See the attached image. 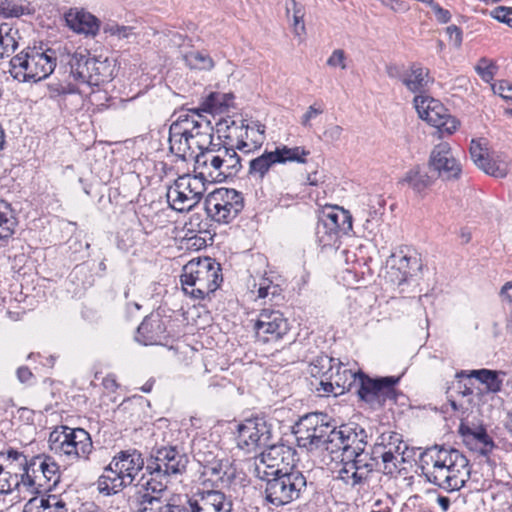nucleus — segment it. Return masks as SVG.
Instances as JSON below:
<instances>
[{"label":"nucleus","instance_id":"nucleus-1","mask_svg":"<svg viewBox=\"0 0 512 512\" xmlns=\"http://www.w3.org/2000/svg\"><path fill=\"white\" fill-rule=\"evenodd\" d=\"M426 479L446 492L459 491L470 478L469 461L459 450L435 445L420 456Z\"/></svg>","mask_w":512,"mask_h":512},{"label":"nucleus","instance_id":"nucleus-2","mask_svg":"<svg viewBox=\"0 0 512 512\" xmlns=\"http://www.w3.org/2000/svg\"><path fill=\"white\" fill-rule=\"evenodd\" d=\"M187 455L174 446L156 449L146 463L145 473L141 475L137 486L141 489L160 494L170 477L182 475L187 468Z\"/></svg>","mask_w":512,"mask_h":512},{"label":"nucleus","instance_id":"nucleus-3","mask_svg":"<svg viewBox=\"0 0 512 512\" xmlns=\"http://www.w3.org/2000/svg\"><path fill=\"white\" fill-rule=\"evenodd\" d=\"M220 264L210 257L194 258L183 267V291L195 299H204L222 282Z\"/></svg>","mask_w":512,"mask_h":512},{"label":"nucleus","instance_id":"nucleus-4","mask_svg":"<svg viewBox=\"0 0 512 512\" xmlns=\"http://www.w3.org/2000/svg\"><path fill=\"white\" fill-rule=\"evenodd\" d=\"M55 50L27 47L10 60V74L20 82H38L47 78L55 69Z\"/></svg>","mask_w":512,"mask_h":512},{"label":"nucleus","instance_id":"nucleus-5","mask_svg":"<svg viewBox=\"0 0 512 512\" xmlns=\"http://www.w3.org/2000/svg\"><path fill=\"white\" fill-rule=\"evenodd\" d=\"M50 450L70 461L88 460L93 450L90 434L82 428L56 427L49 435Z\"/></svg>","mask_w":512,"mask_h":512},{"label":"nucleus","instance_id":"nucleus-6","mask_svg":"<svg viewBox=\"0 0 512 512\" xmlns=\"http://www.w3.org/2000/svg\"><path fill=\"white\" fill-rule=\"evenodd\" d=\"M327 416L318 413H311L303 416L293 427L299 447L308 451L324 449L330 453L332 432L336 427L330 425Z\"/></svg>","mask_w":512,"mask_h":512},{"label":"nucleus","instance_id":"nucleus-7","mask_svg":"<svg viewBox=\"0 0 512 512\" xmlns=\"http://www.w3.org/2000/svg\"><path fill=\"white\" fill-rule=\"evenodd\" d=\"M262 480L266 482V500L276 507L298 500L307 487L305 476L297 469Z\"/></svg>","mask_w":512,"mask_h":512},{"label":"nucleus","instance_id":"nucleus-8","mask_svg":"<svg viewBox=\"0 0 512 512\" xmlns=\"http://www.w3.org/2000/svg\"><path fill=\"white\" fill-rule=\"evenodd\" d=\"M399 381V376L370 378L363 373H359L357 394L371 409L378 410L387 403L395 404L397 402V398L401 394L396 389Z\"/></svg>","mask_w":512,"mask_h":512},{"label":"nucleus","instance_id":"nucleus-9","mask_svg":"<svg viewBox=\"0 0 512 512\" xmlns=\"http://www.w3.org/2000/svg\"><path fill=\"white\" fill-rule=\"evenodd\" d=\"M243 208V197L235 189L220 188L210 193L205 199L207 215L220 224L232 222Z\"/></svg>","mask_w":512,"mask_h":512},{"label":"nucleus","instance_id":"nucleus-10","mask_svg":"<svg viewBox=\"0 0 512 512\" xmlns=\"http://www.w3.org/2000/svg\"><path fill=\"white\" fill-rule=\"evenodd\" d=\"M206 186L200 178L189 174L178 177L166 193L170 207L178 212H185L195 207L202 199Z\"/></svg>","mask_w":512,"mask_h":512},{"label":"nucleus","instance_id":"nucleus-11","mask_svg":"<svg viewBox=\"0 0 512 512\" xmlns=\"http://www.w3.org/2000/svg\"><path fill=\"white\" fill-rule=\"evenodd\" d=\"M352 230V217L347 210L338 206L325 207L318 219L316 236L323 246H332L341 234Z\"/></svg>","mask_w":512,"mask_h":512},{"label":"nucleus","instance_id":"nucleus-12","mask_svg":"<svg viewBox=\"0 0 512 512\" xmlns=\"http://www.w3.org/2000/svg\"><path fill=\"white\" fill-rule=\"evenodd\" d=\"M295 450L284 444L270 443L261 452L255 466V474L259 479H268L282 474L284 471L295 470Z\"/></svg>","mask_w":512,"mask_h":512},{"label":"nucleus","instance_id":"nucleus-13","mask_svg":"<svg viewBox=\"0 0 512 512\" xmlns=\"http://www.w3.org/2000/svg\"><path fill=\"white\" fill-rule=\"evenodd\" d=\"M414 106L419 117L430 125L436 127L441 133L448 135L454 133L460 122L451 116L444 105L434 98L425 95H416Z\"/></svg>","mask_w":512,"mask_h":512},{"label":"nucleus","instance_id":"nucleus-14","mask_svg":"<svg viewBox=\"0 0 512 512\" xmlns=\"http://www.w3.org/2000/svg\"><path fill=\"white\" fill-rule=\"evenodd\" d=\"M342 467L338 472V478L352 487L364 483L378 464V458L374 456V450L369 453L361 449L352 454V457L341 458Z\"/></svg>","mask_w":512,"mask_h":512},{"label":"nucleus","instance_id":"nucleus-15","mask_svg":"<svg viewBox=\"0 0 512 512\" xmlns=\"http://www.w3.org/2000/svg\"><path fill=\"white\" fill-rule=\"evenodd\" d=\"M374 456L382 460L383 473L393 474L398 463L404 461L403 455L407 450L402 435L394 431L381 433L373 446Z\"/></svg>","mask_w":512,"mask_h":512},{"label":"nucleus","instance_id":"nucleus-16","mask_svg":"<svg viewBox=\"0 0 512 512\" xmlns=\"http://www.w3.org/2000/svg\"><path fill=\"white\" fill-rule=\"evenodd\" d=\"M228 133L224 135L226 143L235 146L243 153H250L261 148L265 140V125L260 122L237 125L234 121L227 126Z\"/></svg>","mask_w":512,"mask_h":512},{"label":"nucleus","instance_id":"nucleus-17","mask_svg":"<svg viewBox=\"0 0 512 512\" xmlns=\"http://www.w3.org/2000/svg\"><path fill=\"white\" fill-rule=\"evenodd\" d=\"M271 440V426L264 418L246 419L238 426V447L248 453L265 448L271 443Z\"/></svg>","mask_w":512,"mask_h":512},{"label":"nucleus","instance_id":"nucleus-18","mask_svg":"<svg viewBox=\"0 0 512 512\" xmlns=\"http://www.w3.org/2000/svg\"><path fill=\"white\" fill-rule=\"evenodd\" d=\"M179 116L183 125L187 128V135L195 151L202 152L217 144V142H214V130L211 121L198 110L181 111Z\"/></svg>","mask_w":512,"mask_h":512},{"label":"nucleus","instance_id":"nucleus-19","mask_svg":"<svg viewBox=\"0 0 512 512\" xmlns=\"http://www.w3.org/2000/svg\"><path fill=\"white\" fill-rule=\"evenodd\" d=\"M428 169L435 175V179L443 181L457 180L462 172V166L447 142H441L432 149Z\"/></svg>","mask_w":512,"mask_h":512},{"label":"nucleus","instance_id":"nucleus-20","mask_svg":"<svg viewBox=\"0 0 512 512\" xmlns=\"http://www.w3.org/2000/svg\"><path fill=\"white\" fill-rule=\"evenodd\" d=\"M288 330V321L279 310L262 309L254 323L255 336L263 343L282 339Z\"/></svg>","mask_w":512,"mask_h":512},{"label":"nucleus","instance_id":"nucleus-21","mask_svg":"<svg viewBox=\"0 0 512 512\" xmlns=\"http://www.w3.org/2000/svg\"><path fill=\"white\" fill-rule=\"evenodd\" d=\"M222 140L218 136V142L202 152H198L195 158V176L204 184L223 182L222 164Z\"/></svg>","mask_w":512,"mask_h":512},{"label":"nucleus","instance_id":"nucleus-22","mask_svg":"<svg viewBox=\"0 0 512 512\" xmlns=\"http://www.w3.org/2000/svg\"><path fill=\"white\" fill-rule=\"evenodd\" d=\"M111 461L115 470L122 474L126 484L135 486L137 496L145 492V489L140 490L137 486L139 480L137 476L146 467L143 455L139 450L135 448L121 450L113 456Z\"/></svg>","mask_w":512,"mask_h":512},{"label":"nucleus","instance_id":"nucleus-23","mask_svg":"<svg viewBox=\"0 0 512 512\" xmlns=\"http://www.w3.org/2000/svg\"><path fill=\"white\" fill-rule=\"evenodd\" d=\"M366 432L364 429L351 428L348 425H341L336 432H332L330 454L341 452V458L352 457V454L365 449Z\"/></svg>","mask_w":512,"mask_h":512},{"label":"nucleus","instance_id":"nucleus-24","mask_svg":"<svg viewBox=\"0 0 512 512\" xmlns=\"http://www.w3.org/2000/svg\"><path fill=\"white\" fill-rule=\"evenodd\" d=\"M232 503L219 490H209L188 498L187 512H231Z\"/></svg>","mask_w":512,"mask_h":512},{"label":"nucleus","instance_id":"nucleus-25","mask_svg":"<svg viewBox=\"0 0 512 512\" xmlns=\"http://www.w3.org/2000/svg\"><path fill=\"white\" fill-rule=\"evenodd\" d=\"M469 151L473 162L485 173L496 178H503L506 176V164L496 163L489 158L488 140L486 138L472 139Z\"/></svg>","mask_w":512,"mask_h":512},{"label":"nucleus","instance_id":"nucleus-26","mask_svg":"<svg viewBox=\"0 0 512 512\" xmlns=\"http://www.w3.org/2000/svg\"><path fill=\"white\" fill-rule=\"evenodd\" d=\"M169 149L172 154L182 160L194 158L197 154L179 115L169 128Z\"/></svg>","mask_w":512,"mask_h":512},{"label":"nucleus","instance_id":"nucleus-27","mask_svg":"<svg viewBox=\"0 0 512 512\" xmlns=\"http://www.w3.org/2000/svg\"><path fill=\"white\" fill-rule=\"evenodd\" d=\"M67 26L78 34L96 36L100 29V21L84 9L71 8L65 13Z\"/></svg>","mask_w":512,"mask_h":512},{"label":"nucleus","instance_id":"nucleus-28","mask_svg":"<svg viewBox=\"0 0 512 512\" xmlns=\"http://www.w3.org/2000/svg\"><path fill=\"white\" fill-rule=\"evenodd\" d=\"M506 372L501 370L478 369V370H461L455 374V378H475L485 386L483 394H496L501 391Z\"/></svg>","mask_w":512,"mask_h":512},{"label":"nucleus","instance_id":"nucleus-29","mask_svg":"<svg viewBox=\"0 0 512 512\" xmlns=\"http://www.w3.org/2000/svg\"><path fill=\"white\" fill-rule=\"evenodd\" d=\"M87 57V50L78 49L72 52L67 47L59 49L60 63L69 68V76L78 84H82L85 79Z\"/></svg>","mask_w":512,"mask_h":512},{"label":"nucleus","instance_id":"nucleus-30","mask_svg":"<svg viewBox=\"0 0 512 512\" xmlns=\"http://www.w3.org/2000/svg\"><path fill=\"white\" fill-rule=\"evenodd\" d=\"M166 326L158 316H147L139 325L136 340L143 345H155L165 339Z\"/></svg>","mask_w":512,"mask_h":512},{"label":"nucleus","instance_id":"nucleus-31","mask_svg":"<svg viewBox=\"0 0 512 512\" xmlns=\"http://www.w3.org/2000/svg\"><path fill=\"white\" fill-rule=\"evenodd\" d=\"M392 262L388 276L390 281L398 286L406 283L420 269L419 259L416 256L393 255Z\"/></svg>","mask_w":512,"mask_h":512},{"label":"nucleus","instance_id":"nucleus-32","mask_svg":"<svg viewBox=\"0 0 512 512\" xmlns=\"http://www.w3.org/2000/svg\"><path fill=\"white\" fill-rule=\"evenodd\" d=\"M433 79L430 77L429 69L419 63H412L405 71L402 84L408 91L414 94L423 95L429 88Z\"/></svg>","mask_w":512,"mask_h":512},{"label":"nucleus","instance_id":"nucleus-33","mask_svg":"<svg viewBox=\"0 0 512 512\" xmlns=\"http://www.w3.org/2000/svg\"><path fill=\"white\" fill-rule=\"evenodd\" d=\"M434 181L435 175L430 174V171L425 167L416 165L405 172L399 180V184L406 185L418 195H423L433 185Z\"/></svg>","mask_w":512,"mask_h":512},{"label":"nucleus","instance_id":"nucleus-34","mask_svg":"<svg viewBox=\"0 0 512 512\" xmlns=\"http://www.w3.org/2000/svg\"><path fill=\"white\" fill-rule=\"evenodd\" d=\"M460 432L465 444L470 450L479 452L483 455L492 451L494 447L493 440L483 427L473 429L468 426L461 425Z\"/></svg>","mask_w":512,"mask_h":512},{"label":"nucleus","instance_id":"nucleus-35","mask_svg":"<svg viewBox=\"0 0 512 512\" xmlns=\"http://www.w3.org/2000/svg\"><path fill=\"white\" fill-rule=\"evenodd\" d=\"M111 75L112 70L108 60H99L96 57H92L88 52L85 79L82 84L99 86L101 83L109 81Z\"/></svg>","mask_w":512,"mask_h":512},{"label":"nucleus","instance_id":"nucleus-36","mask_svg":"<svg viewBox=\"0 0 512 512\" xmlns=\"http://www.w3.org/2000/svg\"><path fill=\"white\" fill-rule=\"evenodd\" d=\"M128 486L122 474L115 470L112 461L105 467L103 474L97 481L99 492L107 496L116 494Z\"/></svg>","mask_w":512,"mask_h":512},{"label":"nucleus","instance_id":"nucleus-37","mask_svg":"<svg viewBox=\"0 0 512 512\" xmlns=\"http://www.w3.org/2000/svg\"><path fill=\"white\" fill-rule=\"evenodd\" d=\"M36 463L37 471L42 472L43 483L45 484L44 490L49 491L56 487L60 481V469L56 461L46 455H37L33 457V466Z\"/></svg>","mask_w":512,"mask_h":512},{"label":"nucleus","instance_id":"nucleus-38","mask_svg":"<svg viewBox=\"0 0 512 512\" xmlns=\"http://www.w3.org/2000/svg\"><path fill=\"white\" fill-rule=\"evenodd\" d=\"M27 463V457L22 452L14 449L0 452V466L22 482L24 481Z\"/></svg>","mask_w":512,"mask_h":512},{"label":"nucleus","instance_id":"nucleus-39","mask_svg":"<svg viewBox=\"0 0 512 512\" xmlns=\"http://www.w3.org/2000/svg\"><path fill=\"white\" fill-rule=\"evenodd\" d=\"M23 512H68V508L57 495H48L28 500L24 505Z\"/></svg>","mask_w":512,"mask_h":512},{"label":"nucleus","instance_id":"nucleus-40","mask_svg":"<svg viewBox=\"0 0 512 512\" xmlns=\"http://www.w3.org/2000/svg\"><path fill=\"white\" fill-rule=\"evenodd\" d=\"M202 476L213 485L228 483L233 476V471L228 459L221 458L213 464L205 466L201 472Z\"/></svg>","mask_w":512,"mask_h":512},{"label":"nucleus","instance_id":"nucleus-41","mask_svg":"<svg viewBox=\"0 0 512 512\" xmlns=\"http://www.w3.org/2000/svg\"><path fill=\"white\" fill-rule=\"evenodd\" d=\"M335 366V369L329 375V379L333 381L338 394H342L345 390L349 391L356 381L359 382V373L347 369L339 360Z\"/></svg>","mask_w":512,"mask_h":512},{"label":"nucleus","instance_id":"nucleus-42","mask_svg":"<svg viewBox=\"0 0 512 512\" xmlns=\"http://www.w3.org/2000/svg\"><path fill=\"white\" fill-rule=\"evenodd\" d=\"M236 150L237 148L235 146H231L226 143V139L222 141V149H220V153H222L223 158V181L229 176L236 175L242 168L241 158L237 154Z\"/></svg>","mask_w":512,"mask_h":512},{"label":"nucleus","instance_id":"nucleus-43","mask_svg":"<svg viewBox=\"0 0 512 512\" xmlns=\"http://www.w3.org/2000/svg\"><path fill=\"white\" fill-rule=\"evenodd\" d=\"M272 153L277 164H286L287 162L304 164L307 162L306 157L310 154V151L301 146L288 147L286 145H280L277 146Z\"/></svg>","mask_w":512,"mask_h":512},{"label":"nucleus","instance_id":"nucleus-44","mask_svg":"<svg viewBox=\"0 0 512 512\" xmlns=\"http://www.w3.org/2000/svg\"><path fill=\"white\" fill-rule=\"evenodd\" d=\"M193 453L196 461L204 468L214 461L221 459L222 452L216 445L207 443L204 439L193 444Z\"/></svg>","mask_w":512,"mask_h":512},{"label":"nucleus","instance_id":"nucleus-45","mask_svg":"<svg viewBox=\"0 0 512 512\" xmlns=\"http://www.w3.org/2000/svg\"><path fill=\"white\" fill-rule=\"evenodd\" d=\"M272 151L265 150L261 155L249 161L248 173L254 178L264 179L270 169L277 164Z\"/></svg>","mask_w":512,"mask_h":512},{"label":"nucleus","instance_id":"nucleus-46","mask_svg":"<svg viewBox=\"0 0 512 512\" xmlns=\"http://www.w3.org/2000/svg\"><path fill=\"white\" fill-rule=\"evenodd\" d=\"M0 212V244L5 245L12 238L17 227V218L10 205H1Z\"/></svg>","mask_w":512,"mask_h":512},{"label":"nucleus","instance_id":"nucleus-47","mask_svg":"<svg viewBox=\"0 0 512 512\" xmlns=\"http://www.w3.org/2000/svg\"><path fill=\"white\" fill-rule=\"evenodd\" d=\"M337 364V359L321 354L310 362L308 372L314 378H323L329 376Z\"/></svg>","mask_w":512,"mask_h":512},{"label":"nucleus","instance_id":"nucleus-48","mask_svg":"<svg viewBox=\"0 0 512 512\" xmlns=\"http://www.w3.org/2000/svg\"><path fill=\"white\" fill-rule=\"evenodd\" d=\"M18 30L9 24L0 25V59L9 56L18 46Z\"/></svg>","mask_w":512,"mask_h":512},{"label":"nucleus","instance_id":"nucleus-49","mask_svg":"<svg viewBox=\"0 0 512 512\" xmlns=\"http://www.w3.org/2000/svg\"><path fill=\"white\" fill-rule=\"evenodd\" d=\"M230 99L231 97L229 94L212 92L204 99L198 111L210 114L222 113L229 106L228 101Z\"/></svg>","mask_w":512,"mask_h":512},{"label":"nucleus","instance_id":"nucleus-50","mask_svg":"<svg viewBox=\"0 0 512 512\" xmlns=\"http://www.w3.org/2000/svg\"><path fill=\"white\" fill-rule=\"evenodd\" d=\"M185 64L190 69L211 70L215 63L211 56L203 51L191 50L183 56Z\"/></svg>","mask_w":512,"mask_h":512},{"label":"nucleus","instance_id":"nucleus-51","mask_svg":"<svg viewBox=\"0 0 512 512\" xmlns=\"http://www.w3.org/2000/svg\"><path fill=\"white\" fill-rule=\"evenodd\" d=\"M285 10H286V15L288 18L290 17L291 10H294V14L292 16L293 32L296 36H301L305 32V24H304L305 10H304L303 5L296 2V0H285Z\"/></svg>","mask_w":512,"mask_h":512},{"label":"nucleus","instance_id":"nucleus-52","mask_svg":"<svg viewBox=\"0 0 512 512\" xmlns=\"http://www.w3.org/2000/svg\"><path fill=\"white\" fill-rule=\"evenodd\" d=\"M139 508L137 512H167L166 503L163 504L156 493L145 490L143 494L137 496Z\"/></svg>","mask_w":512,"mask_h":512},{"label":"nucleus","instance_id":"nucleus-53","mask_svg":"<svg viewBox=\"0 0 512 512\" xmlns=\"http://www.w3.org/2000/svg\"><path fill=\"white\" fill-rule=\"evenodd\" d=\"M37 470L38 469L36 468V464L33 466L32 457L31 460L27 463L23 485L39 493L41 492V489L44 490L45 484L43 483L44 478H42V472Z\"/></svg>","mask_w":512,"mask_h":512},{"label":"nucleus","instance_id":"nucleus-54","mask_svg":"<svg viewBox=\"0 0 512 512\" xmlns=\"http://www.w3.org/2000/svg\"><path fill=\"white\" fill-rule=\"evenodd\" d=\"M103 32L117 40H129L135 37L134 28L131 26L119 25L115 22L106 23L103 27Z\"/></svg>","mask_w":512,"mask_h":512},{"label":"nucleus","instance_id":"nucleus-55","mask_svg":"<svg viewBox=\"0 0 512 512\" xmlns=\"http://www.w3.org/2000/svg\"><path fill=\"white\" fill-rule=\"evenodd\" d=\"M21 484H23L22 481L16 478V476L8 473V470L0 466V493H10L14 489L18 488Z\"/></svg>","mask_w":512,"mask_h":512},{"label":"nucleus","instance_id":"nucleus-56","mask_svg":"<svg viewBox=\"0 0 512 512\" xmlns=\"http://www.w3.org/2000/svg\"><path fill=\"white\" fill-rule=\"evenodd\" d=\"M490 16L512 28V7L498 6L490 12Z\"/></svg>","mask_w":512,"mask_h":512},{"label":"nucleus","instance_id":"nucleus-57","mask_svg":"<svg viewBox=\"0 0 512 512\" xmlns=\"http://www.w3.org/2000/svg\"><path fill=\"white\" fill-rule=\"evenodd\" d=\"M48 89H49L51 97H57V96L66 95V94H75L78 92L76 85H73L71 83H68V84L51 83V84H49Z\"/></svg>","mask_w":512,"mask_h":512},{"label":"nucleus","instance_id":"nucleus-58","mask_svg":"<svg viewBox=\"0 0 512 512\" xmlns=\"http://www.w3.org/2000/svg\"><path fill=\"white\" fill-rule=\"evenodd\" d=\"M494 69L495 66L485 58L481 59L479 64L476 66L477 73L481 76V78L490 82L494 77Z\"/></svg>","mask_w":512,"mask_h":512},{"label":"nucleus","instance_id":"nucleus-59","mask_svg":"<svg viewBox=\"0 0 512 512\" xmlns=\"http://www.w3.org/2000/svg\"><path fill=\"white\" fill-rule=\"evenodd\" d=\"M324 112L320 105L313 104L308 107L307 111L302 115L300 123L305 128L311 127V120Z\"/></svg>","mask_w":512,"mask_h":512},{"label":"nucleus","instance_id":"nucleus-60","mask_svg":"<svg viewBox=\"0 0 512 512\" xmlns=\"http://www.w3.org/2000/svg\"><path fill=\"white\" fill-rule=\"evenodd\" d=\"M327 65L330 67H340L343 70L346 69L345 52L342 49L334 50L327 60Z\"/></svg>","mask_w":512,"mask_h":512},{"label":"nucleus","instance_id":"nucleus-61","mask_svg":"<svg viewBox=\"0 0 512 512\" xmlns=\"http://www.w3.org/2000/svg\"><path fill=\"white\" fill-rule=\"evenodd\" d=\"M154 218H157L156 214H153L152 216L141 214L138 218L142 231L147 235L153 233L157 228Z\"/></svg>","mask_w":512,"mask_h":512},{"label":"nucleus","instance_id":"nucleus-62","mask_svg":"<svg viewBox=\"0 0 512 512\" xmlns=\"http://www.w3.org/2000/svg\"><path fill=\"white\" fill-rule=\"evenodd\" d=\"M343 133V128L339 125H328L324 132L323 136L328 142H337L341 139Z\"/></svg>","mask_w":512,"mask_h":512},{"label":"nucleus","instance_id":"nucleus-63","mask_svg":"<svg viewBox=\"0 0 512 512\" xmlns=\"http://www.w3.org/2000/svg\"><path fill=\"white\" fill-rule=\"evenodd\" d=\"M319 386L316 390L322 394L323 396H328L330 394H333L335 396L339 395L336 388L334 387L333 381L329 379V376L320 378Z\"/></svg>","mask_w":512,"mask_h":512},{"label":"nucleus","instance_id":"nucleus-64","mask_svg":"<svg viewBox=\"0 0 512 512\" xmlns=\"http://www.w3.org/2000/svg\"><path fill=\"white\" fill-rule=\"evenodd\" d=\"M429 5H430L431 9L433 10L436 19L440 23L445 24L450 21L451 14L448 10L442 8L438 3H435L434 1H432Z\"/></svg>","mask_w":512,"mask_h":512}]
</instances>
